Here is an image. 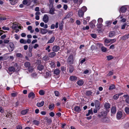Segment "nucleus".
Returning a JSON list of instances; mask_svg holds the SVG:
<instances>
[{
  "mask_svg": "<svg viewBox=\"0 0 129 129\" xmlns=\"http://www.w3.org/2000/svg\"><path fill=\"white\" fill-rule=\"evenodd\" d=\"M98 22L97 26L98 28H101L102 27L103 19L102 18H99L98 20Z\"/></svg>",
  "mask_w": 129,
  "mask_h": 129,
  "instance_id": "1",
  "label": "nucleus"
},
{
  "mask_svg": "<svg viewBox=\"0 0 129 129\" xmlns=\"http://www.w3.org/2000/svg\"><path fill=\"white\" fill-rule=\"evenodd\" d=\"M44 76L46 78L50 77L51 76L50 72L48 70L45 71L44 73Z\"/></svg>",
  "mask_w": 129,
  "mask_h": 129,
  "instance_id": "2",
  "label": "nucleus"
},
{
  "mask_svg": "<svg viewBox=\"0 0 129 129\" xmlns=\"http://www.w3.org/2000/svg\"><path fill=\"white\" fill-rule=\"evenodd\" d=\"M116 118L117 119H121L123 116V114L122 112L119 111L116 114Z\"/></svg>",
  "mask_w": 129,
  "mask_h": 129,
  "instance_id": "3",
  "label": "nucleus"
},
{
  "mask_svg": "<svg viewBox=\"0 0 129 129\" xmlns=\"http://www.w3.org/2000/svg\"><path fill=\"white\" fill-rule=\"evenodd\" d=\"M73 62V56L70 55L68 57V62L70 64H72Z\"/></svg>",
  "mask_w": 129,
  "mask_h": 129,
  "instance_id": "4",
  "label": "nucleus"
},
{
  "mask_svg": "<svg viewBox=\"0 0 129 129\" xmlns=\"http://www.w3.org/2000/svg\"><path fill=\"white\" fill-rule=\"evenodd\" d=\"M9 51L10 52L12 51L14 47L13 43L11 42L9 43Z\"/></svg>",
  "mask_w": 129,
  "mask_h": 129,
  "instance_id": "5",
  "label": "nucleus"
},
{
  "mask_svg": "<svg viewBox=\"0 0 129 129\" xmlns=\"http://www.w3.org/2000/svg\"><path fill=\"white\" fill-rule=\"evenodd\" d=\"M73 110H74V111L76 112L79 113L81 110V109L80 107L78 106H76L75 107Z\"/></svg>",
  "mask_w": 129,
  "mask_h": 129,
  "instance_id": "6",
  "label": "nucleus"
},
{
  "mask_svg": "<svg viewBox=\"0 0 129 129\" xmlns=\"http://www.w3.org/2000/svg\"><path fill=\"white\" fill-rule=\"evenodd\" d=\"M48 30L47 29L43 28H41L40 29V33L43 35H44L46 34L48 32Z\"/></svg>",
  "mask_w": 129,
  "mask_h": 129,
  "instance_id": "7",
  "label": "nucleus"
},
{
  "mask_svg": "<svg viewBox=\"0 0 129 129\" xmlns=\"http://www.w3.org/2000/svg\"><path fill=\"white\" fill-rule=\"evenodd\" d=\"M101 121L103 122L107 123L109 122V118L106 116L102 117Z\"/></svg>",
  "mask_w": 129,
  "mask_h": 129,
  "instance_id": "8",
  "label": "nucleus"
},
{
  "mask_svg": "<svg viewBox=\"0 0 129 129\" xmlns=\"http://www.w3.org/2000/svg\"><path fill=\"white\" fill-rule=\"evenodd\" d=\"M60 48L59 46H55L52 48V50L54 52H57L59 50Z\"/></svg>",
  "mask_w": 129,
  "mask_h": 129,
  "instance_id": "9",
  "label": "nucleus"
},
{
  "mask_svg": "<svg viewBox=\"0 0 129 129\" xmlns=\"http://www.w3.org/2000/svg\"><path fill=\"white\" fill-rule=\"evenodd\" d=\"M43 21L45 23H47L48 21V17L47 15H45L43 17Z\"/></svg>",
  "mask_w": 129,
  "mask_h": 129,
  "instance_id": "10",
  "label": "nucleus"
},
{
  "mask_svg": "<svg viewBox=\"0 0 129 129\" xmlns=\"http://www.w3.org/2000/svg\"><path fill=\"white\" fill-rule=\"evenodd\" d=\"M127 10V8L125 6H123L121 8L120 10L121 12L124 13Z\"/></svg>",
  "mask_w": 129,
  "mask_h": 129,
  "instance_id": "11",
  "label": "nucleus"
},
{
  "mask_svg": "<svg viewBox=\"0 0 129 129\" xmlns=\"http://www.w3.org/2000/svg\"><path fill=\"white\" fill-rule=\"evenodd\" d=\"M84 12L82 10H80L78 12V15L80 17H82L83 16Z\"/></svg>",
  "mask_w": 129,
  "mask_h": 129,
  "instance_id": "12",
  "label": "nucleus"
},
{
  "mask_svg": "<svg viewBox=\"0 0 129 129\" xmlns=\"http://www.w3.org/2000/svg\"><path fill=\"white\" fill-rule=\"evenodd\" d=\"M94 104L95 107L96 108L99 107L100 105L99 102L98 100L95 101Z\"/></svg>",
  "mask_w": 129,
  "mask_h": 129,
  "instance_id": "13",
  "label": "nucleus"
},
{
  "mask_svg": "<svg viewBox=\"0 0 129 129\" xmlns=\"http://www.w3.org/2000/svg\"><path fill=\"white\" fill-rule=\"evenodd\" d=\"M35 96V94L33 92H31L29 94L28 97L29 98H31L32 99H33Z\"/></svg>",
  "mask_w": 129,
  "mask_h": 129,
  "instance_id": "14",
  "label": "nucleus"
},
{
  "mask_svg": "<svg viewBox=\"0 0 129 129\" xmlns=\"http://www.w3.org/2000/svg\"><path fill=\"white\" fill-rule=\"evenodd\" d=\"M123 96L126 98L125 99L126 102L128 104H129V96L128 95L125 94L123 95Z\"/></svg>",
  "mask_w": 129,
  "mask_h": 129,
  "instance_id": "15",
  "label": "nucleus"
},
{
  "mask_svg": "<svg viewBox=\"0 0 129 129\" xmlns=\"http://www.w3.org/2000/svg\"><path fill=\"white\" fill-rule=\"evenodd\" d=\"M56 55L55 52H53L50 53L48 54V56L49 57L52 58L54 57Z\"/></svg>",
  "mask_w": 129,
  "mask_h": 129,
  "instance_id": "16",
  "label": "nucleus"
},
{
  "mask_svg": "<svg viewBox=\"0 0 129 129\" xmlns=\"http://www.w3.org/2000/svg\"><path fill=\"white\" fill-rule=\"evenodd\" d=\"M111 112L112 114H115L116 112V107L114 106H113L111 109Z\"/></svg>",
  "mask_w": 129,
  "mask_h": 129,
  "instance_id": "17",
  "label": "nucleus"
},
{
  "mask_svg": "<svg viewBox=\"0 0 129 129\" xmlns=\"http://www.w3.org/2000/svg\"><path fill=\"white\" fill-rule=\"evenodd\" d=\"M44 119L46 120V122L48 124L51 123L52 122L50 118H48L47 117H45Z\"/></svg>",
  "mask_w": 129,
  "mask_h": 129,
  "instance_id": "18",
  "label": "nucleus"
},
{
  "mask_svg": "<svg viewBox=\"0 0 129 129\" xmlns=\"http://www.w3.org/2000/svg\"><path fill=\"white\" fill-rule=\"evenodd\" d=\"M8 70L10 72H14L15 70V68L14 67L11 66L8 68Z\"/></svg>",
  "mask_w": 129,
  "mask_h": 129,
  "instance_id": "19",
  "label": "nucleus"
},
{
  "mask_svg": "<svg viewBox=\"0 0 129 129\" xmlns=\"http://www.w3.org/2000/svg\"><path fill=\"white\" fill-rule=\"evenodd\" d=\"M44 102L42 101L40 103H37V106L38 107H41L43 106L44 104Z\"/></svg>",
  "mask_w": 129,
  "mask_h": 129,
  "instance_id": "20",
  "label": "nucleus"
},
{
  "mask_svg": "<svg viewBox=\"0 0 129 129\" xmlns=\"http://www.w3.org/2000/svg\"><path fill=\"white\" fill-rule=\"evenodd\" d=\"M77 79V77L74 76H72L70 77V79L71 81H74L76 80Z\"/></svg>",
  "mask_w": 129,
  "mask_h": 129,
  "instance_id": "21",
  "label": "nucleus"
},
{
  "mask_svg": "<svg viewBox=\"0 0 129 129\" xmlns=\"http://www.w3.org/2000/svg\"><path fill=\"white\" fill-rule=\"evenodd\" d=\"M55 39V38L54 37H52L51 38V39L48 41L47 43H52L54 41Z\"/></svg>",
  "mask_w": 129,
  "mask_h": 129,
  "instance_id": "22",
  "label": "nucleus"
},
{
  "mask_svg": "<svg viewBox=\"0 0 129 129\" xmlns=\"http://www.w3.org/2000/svg\"><path fill=\"white\" fill-rule=\"evenodd\" d=\"M54 74L57 75H58L60 73L59 70L58 69H55L54 71Z\"/></svg>",
  "mask_w": 129,
  "mask_h": 129,
  "instance_id": "23",
  "label": "nucleus"
},
{
  "mask_svg": "<svg viewBox=\"0 0 129 129\" xmlns=\"http://www.w3.org/2000/svg\"><path fill=\"white\" fill-rule=\"evenodd\" d=\"M93 114V112H92V109H91L90 110H88V112L87 114H86V116H89L90 114L92 115Z\"/></svg>",
  "mask_w": 129,
  "mask_h": 129,
  "instance_id": "24",
  "label": "nucleus"
},
{
  "mask_svg": "<svg viewBox=\"0 0 129 129\" xmlns=\"http://www.w3.org/2000/svg\"><path fill=\"white\" fill-rule=\"evenodd\" d=\"M38 69L40 71H41L44 69L43 66L42 64H39L37 67Z\"/></svg>",
  "mask_w": 129,
  "mask_h": 129,
  "instance_id": "25",
  "label": "nucleus"
},
{
  "mask_svg": "<svg viewBox=\"0 0 129 129\" xmlns=\"http://www.w3.org/2000/svg\"><path fill=\"white\" fill-rule=\"evenodd\" d=\"M84 82L82 80H80L77 81V83L79 86H81L83 84Z\"/></svg>",
  "mask_w": 129,
  "mask_h": 129,
  "instance_id": "26",
  "label": "nucleus"
},
{
  "mask_svg": "<svg viewBox=\"0 0 129 129\" xmlns=\"http://www.w3.org/2000/svg\"><path fill=\"white\" fill-rule=\"evenodd\" d=\"M101 115L103 117L107 116V113L105 111L102 112L101 113Z\"/></svg>",
  "mask_w": 129,
  "mask_h": 129,
  "instance_id": "27",
  "label": "nucleus"
},
{
  "mask_svg": "<svg viewBox=\"0 0 129 129\" xmlns=\"http://www.w3.org/2000/svg\"><path fill=\"white\" fill-rule=\"evenodd\" d=\"M54 108V104H51L50 105L49 107V109L51 110H52Z\"/></svg>",
  "mask_w": 129,
  "mask_h": 129,
  "instance_id": "28",
  "label": "nucleus"
},
{
  "mask_svg": "<svg viewBox=\"0 0 129 129\" xmlns=\"http://www.w3.org/2000/svg\"><path fill=\"white\" fill-rule=\"evenodd\" d=\"M28 110L26 109L22 111L21 112V114L22 115L25 114L28 112Z\"/></svg>",
  "mask_w": 129,
  "mask_h": 129,
  "instance_id": "29",
  "label": "nucleus"
},
{
  "mask_svg": "<svg viewBox=\"0 0 129 129\" xmlns=\"http://www.w3.org/2000/svg\"><path fill=\"white\" fill-rule=\"evenodd\" d=\"M54 11L55 10L54 8H51L49 10V13L53 15L54 14Z\"/></svg>",
  "mask_w": 129,
  "mask_h": 129,
  "instance_id": "30",
  "label": "nucleus"
},
{
  "mask_svg": "<svg viewBox=\"0 0 129 129\" xmlns=\"http://www.w3.org/2000/svg\"><path fill=\"white\" fill-rule=\"evenodd\" d=\"M33 123L34 124L38 125L39 124L40 122L38 121L35 120L33 121Z\"/></svg>",
  "mask_w": 129,
  "mask_h": 129,
  "instance_id": "31",
  "label": "nucleus"
},
{
  "mask_svg": "<svg viewBox=\"0 0 129 129\" xmlns=\"http://www.w3.org/2000/svg\"><path fill=\"white\" fill-rule=\"evenodd\" d=\"M115 85L112 84H111L109 87V89L110 90H112L115 89Z\"/></svg>",
  "mask_w": 129,
  "mask_h": 129,
  "instance_id": "32",
  "label": "nucleus"
},
{
  "mask_svg": "<svg viewBox=\"0 0 129 129\" xmlns=\"http://www.w3.org/2000/svg\"><path fill=\"white\" fill-rule=\"evenodd\" d=\"M24 65L26 67H29L30 66V63L29 62H26L25 63Z\"/></svg>",
  "mask_w": 129,
  "mask_h": 129,
  "instance_id": "33",
  "label": "nucleus"
},
{
  "mask_svg": "<svg viewBox=\"0 0 129 129\" xmlns=\"http://www.w3.org/2000/svg\"><path fill=\"white\" fill-rule=\"evenodd\" d=\"M50 65L52 68H54L55 67V64L54 62L51 61L50 63Z\"/></svg>",
  "mask_w": 129,
  "mask_h": 129,
  "instance_id": "34",
  "label": "nucleus"
},
{
  "mask_svg": "<svg viewBox=\"0 0 129 129\" xmlns=\"http://www.w3.org/2000/svg\"><path fill=\"white\" fill-rule=\"evenodd\" d=\"M74 68L73 67L70 66L69 67V72L70 73H72L74 70Z\"/></svg>",
  "mask_w": 129,
  "mask_h": 129,
  "instance_id": "35",
  "label": "nucleus"
},
{
  "mask_svg": "<svg viewBox=\"0 0 129 129\" xmlns=\"http://www.w3.org/2000/svg\"><path fill=\"white\" fill-rule=\"evenodd\" d=\"M101 50L103 52H106L107 51V49L103 46L101 47Z\"/></svg>",
  "mask_w": 129,
  "mask_h": 129,
  "instance_id": "36",
  "label": "nucleus"
},
{
  "mask_svg": "<svg viewBox=\"0 0 129 129\" xmlns=\"http://www.w3.org/2000/svg\"><path fill=\"white\" fill-rule=\"evenodd\" d=\"M115 34V33L114 31H111L109 34V36L110 37H113Z\"/></svg>",
  "mask_w": 129,
  "mask_h": 129,
  "instance_id": "37",
  "label": "nucleus"
},
{
  "mask_svg": "<svg viewBox=\"0 0 129 129\" xmlns=\"http://www.w3.org/2000/svg\"><path fill=\"white\" fill-rule=\"evenodd\" d=\"M105 107L107 109H108L110 108V105L108 103H106L104 105Z\"/></svg>",
  "mask_w": 129,
  "mask_h": 129,
  "instance_id": "38",
  "label": "nucleus"
},
{
  "mask_svg": "<svg viewBox=\"0 0 129 129\" xmlns=\"http://www.w3.org/2000/svg\"><path fill=\"white\" fill-rule=\"evenodd\" d=\"M20 42L21 43L25 44L26 43V42L25 40H24L23 39H21L20 41Z\"/></svg>",
  "mask_w": 129,
  "mask_h": 129,
  "instance_id": "39",
  "label": "nucleus"
},
{
  "mask_svg": "<svg viewBox=\"0 0 129 129\" xmlns=\"http://www.w3.org/2000/svg\"><path fill=\"white\" fill-rule=\"evenodd\" d=\"M92 92L90 90L86 92V95L89 96L91 95L92 94Z\"/></svg>",
  "mask_w": 129,
  "mask_h": 129,
  "instance_id": "40",
  "label": "nucleus"
},
{
  "mask_svg": "<svg viewBox=\"0 0 129 129\" xmlns=\"http://www.w3.org/2000/svg\"><path fill=\"white\" fill-rule=\"evenodd\" d=\"M18 27V25L16 24H14L12 26V28L13 29H16Z\"/></svg>",
  "mask_w": 129,
  "mask_h": 129,
  "instance_id": "41",
  "label": "nucleus"
},
{
  "mask_svg": "<svg viewBox=\"0 0 129 129\" xmlns=\"http://www.w3.org/2000/svg\"><path fill=\"white\" fill-rule=\"evenodd\" d=\"M39 93L41 95H43L45 94V92L44 90H41L39 91Z\"/></svg>",
  "mask_w": 129,
  "mask_h": 129,
  "instance_id": "42",
  "label": "nucleus"
},
{
  "mask_svg": "<svg viewBox=\"0 0 129 129\" xmlns=\"http://www.w3.org/2000/svg\"><path fill=\"white\" fill-rule=\"evenodd\" d=\"M125 111L127 114H129V108L126 107L125 108Z\"/></svg>",
  "mask_w": 129,
  "mask_h": 129,
  "instance_id": "43",
  "label": "nucleus"
},
{
  "mask_svg": "<svg viewBox=\"0 0 129 129\" xmlns=\"http://www.w3.org/2000/svg\"><path fill=\"white\" fill-rule=\"evenodd\" d=\"M111 39H105V43H109L111 42Z\"/></svg>",
  "mask_w": 129,
  "mask_h": 129,
  "instance_id": "44",
  "label": "nucleus"
},
{
  "mask_svg": "<svg viewBox=\"0 0 129 129\" xmlns=\"http://www.w3.org/2000/svg\"><path fill=\"white\" fill-rule=\"evenodd\" d=\"M119 97V95L118 94H116L113 96V98L114 100H117Z\"/></svg>",
  "mask_w": 129,
  "mask_h": 129,
  "instance_id": "45",
  "label": "nucleus"
},
{
  "mask_svg": "<svg viewBox=\"0 0 129 129\" xmlns=\"http://www.w3.org/2000/svg\"><path fill=\"white\" fill-rule=\"evenodd\" d=\"M86 7L85 6H83L81 9V10H82L83 12H85L87 10Z\"/></svg>",
  "mask_w": 129,
  "mask_h": 129,
  "instance_id": "46",
  "label": "nucleus"
},
{
  "mask_svg": "<svg viewBox=\"0 0 129 129\" xmlns=\"http://www.w3.org/2000/svg\"><path fill=\"white\" fill-rule=\"evenodd\" d=\"M107 59L108 60H110L113 58V57L111 55H109L107 56Z\"/></svg>",
  "mask_w": 129,
  "mask_h": 129,
  "instance_id": "47",
  "label": "nucleus"
},
{
  "mask_svg": "<svg viewBox=\"0 0 129 129\" xmlns=\"http://www.w3.org/2000/svg\"><path fill=\"white\" fill-rule=\"evenodd\" d=\"M128 37H127L126 35H125L122 37V38L123 40H126V39H128Z\"/></svg>",
  "mask_w": 129,
  "mask_h": 129,
  "instance_id": "48",
  "label": "nucleus"
},
{
  "mask_svg": "<svg viewBox=\"0 0 129 129\" xmlns=\"http://www.w3.org/2000/svg\"><path fill=\"white\" fill-rule=\"evenodd\" d=\"M113 74V71H110L109 73L107 74V76H109L112 75Z\"/></svg>",
  "mask_w": 129,
  "mask_h": 129,
  "instance_id": "49",
  "label": "nucleus"
},
{
  "mask_svg": "<svg viewBox=\"0 0 129 129\" xmlns=\"http://www.w3.org/2000/svg\"><path fill=\"white\" fill-rule=\"evenodd\" d=\"M43 59L45 61H47L48 60V57L47 56H45L43 58Z\"/></svg>",
  "mask_w": 129,
  "mask_h": 129,
  "instance_id": "50",
  "label": "nucleus"
},
{
  "mask_svg": "<svg viewBox=\"0 0 129 129\" xmlns=\"http://www.w3.org/2000/svg\"><path fill=\"white\" fill-rule=\"evenodd\" d=\"M54 93L56 96H58L59 95V92L58 91H54Z\"/></svg>",
  "mask_w": 129,
  "mask_h": 129,
  "instance_id": "51",
  "label": "nucleus"
},
{
  "mask_svg": "<svg viewBox=\"0 0 129 129\" xmlns=\"http://www.w3.org/2000/svg\"><path fill=\"white\" fill-rule=\"evenodd\" d=\"M49 114L50 116L52 117H53L54 116V115H55V114H54V113L53 112H50L49 113Z\"/></svg>",
  "mask_w": 129,
  "mask_h": 129,
  "instance_id": "52",
  "label": "nucleus"
},
{
  "mask_svg": "<svg viewBox=\"0 0 129 129\" xmlns=\"http://www.w3.org/2000/svg\"><path fill=\"white\" fill-rule=\"evenodd\" d=\"M2 29H3L4 30H9L10 29V28L9 27H6L5 26H3L2 27Z\"/></svg>",
  "mask_w": 129,
  "mask_h": 129,
  "instance_id": "53",
  "label": "nucleus"
},
{
  "mask_svg": "<svg viewBox=\"0 0 129 129\" xmlns=\"http://www.w3.org/2000/svg\"><path fill=\"white\" fill-rule=\"evenodd\" d=\"M33 48V47L32 46H29L28 48V50L29 52L31 53L32 51V50Z\"/></svg>",
  "mask_w": 129,
  "mask_h": 129,
  "instance_id": "54",
  "label": "nucleus"
},
{
  "mask_svg": "<svg viewBox=\"0 0 129 129\" xmlns=\"http://www.w3.org/2000/svg\"><path fill=\"white\" fill-rule=\"evenodd\" d=\"M126 25L127 24L125 23L123 25L121 26V29H124Z\"/></svg>",
  "mask_w": 129,
  "mask_h": 129,
  "instance_id": "55",
  "label": "nucleus"
},
{
  "mask_svg": "<svg viewBox=\"0 0 129 129\" xmlns=\"http://www.w3.org/2000/svg\"><path fill=\"white\" fill-rule=\"evenodd\" d=\"M17 94V93L16 92H14L12 93L11 94V95L12 96L14 97L16 96Z\"/></svg>",
  "mask_w": 129,
  "mask_h": 129,
  "instance_id": "56",
  "label": "nucleus"
},
{
  "mask_svg": "<svg viewBox=\"0 0 129 129\" xmlns=\"http://www.w3.org/2000/svg\"><path fill=\"white\" fill-rule=\"evenodd\" d=\"M91 37L94 38H95L96 37V35L95 34H92L91 35Z\"/></svg>",
  "mask_w": 129,
  "mask_h": 129,
  "instance_id": "57",
  "label": "nucleus"
},
{
  "mask_svg": "<svg viewBox=\"0 0 129 129\" xmlns=\"http://www.w3.org/2000/svg\"><path fill=\"white\" fill-rule=\"evenodd\" d=\"M16 56L18 57H22V55L20 53H17L16 55Z\"/></svg>",
  "mask_w": 129,
  "mask_h": 129,
  "instance_id": "58",
  "label": "nucleus"
},
{
  "mask_svg": "<svg viewBox=\"0 0 129 129\" xmlns=\"http://www.w3.org/2000/svg\"><path fill=\"white\" fill-rule=\"evenodd\" d=\"M28 3V2L27 0H24L23 1V3L24 5H26Z\"/></svg>",
  "mask_w": 129,
  "mask_h": 129,
  "instance_id": "59",
  "label": "nucleus"
},
{
  "mask_svg": "<svg viewBox=\"0 0 129 129\" xmlns=\"http://www.w3.org/2000/svg\"><path fill=\"white\" fill-rule=\"evenodd\" d=\"M115 48L114 45L113 44L111 45L109 47L110 49H113Z\"/></svg>",
  "mask_w": 129,
  "mask_h": 129,
  "instance_id": "60",
  "label": "nucleus"
},
{
  "mask_svg": "<svg viewBox=\"0 0 129 129\" xmlns=\"http://www.w3.org/2000/svg\"><path fill=\"white\" fill-rule=\"evenodd\" d=\"M50 48V46H48L47 48H46V50L48 51V52H49L50 51V50L49 49V48Z\"/></svg>",
  "mask_w": 129,
  "mask_h": 129,
  "instance_id": "61",
  "label": "nucleus"
},
{
  "mask_svg": "<svg viewBox=\"0 0 129 129\" xmlns=\"http://www.w3.org/2000/svg\"><path fill=\"white\" fill-rule=\"evenodd\" d=\"M56 115L58 116V117H60L61 116V114L60 112H58L56 114Z\"/></svg>",
  "mask_w": 129,
  "mask_h": 129,
  "instance_id": "62",
  "label": "nucleus"
},
{
  "mask_svg": "<svg viewBox=\"0 0 129 129\" xmlns=\"http://www.w3.org/2000/svg\"><path fill=\"white\" fill-rule=\"evenodd\" d=\"M97 46H99L100 48H101V47L103 46V44L101 43H99L98 44Z\"/></svg>",
  "mask_w": 129,
  "mask_h": 129,
  "instance_id": "63",
  "label": "nucleus"
},
{
  "mask_svg": "<svg viewBox=\"0 0 129 129\" xmlns=\"http://www.w3.org/2000/svg\"><path fill=\"white\" fill-rule=\"evenodd\" d=\"M63 28V24L62 23L60 24L59 25V28L61 30Z\"/></svg>",
  "mask_w": 129,
  "mask_h": 129,
  "instance_id": "64",
  "label": "nucleus"
}]
</instances>
